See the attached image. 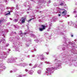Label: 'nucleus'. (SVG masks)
<instances>
[{"label":"nucleus","instance_id":"5","mask_svg":"<svg viewBox=\"0 0 77 77\" xmlns=\"http://www.w3.org/2000/svg\"><path fill=\"white\" fill-rule=\"evenodd\" d=\"M14 21H15V23H16L18 21V19H16L14 20Z\"/></svg>","mask_w":77,"mask_h":77},{"label":"nucleus","instance_id":"1","mask_svg":"<svg viewBox=\"0 0 77 77\" xmlns=\"http://www.w3.org/2000/svg\"><path fill=\"white\" fill-rule=\"evenodd\" d=\"M60 11L59 13L60 14H61L63 16H65L66 15L67 13L66 12V11L64 9H60Z\"/></svg>","mask_w":77,"mask_h":77},{"label":"nucleus","instance_id":"14","mask_svg":"<svg viewBox=\"0 0 77 77\" xmlns=\"http://www.w3.org/2000/svg\"><path fill=\"white\" fill-rule=\"evenodd\" d=\"M21 34H23V33L21 32Z\"/></svg>","mask_w":77,"mask_h":77},{"label":"nucleus","instance_id":"7","mask_svg":"<svg viewBox=\"0 0 77 77\" xmlns=\"http://www.w3.org/2000/svg\"><path fill=\"white\" fill-rule=\"evenodd\" d=\"M11 14V12H9L8 13H7V14H5V15H10V14Z\"/></svg>","mask_w":77,"mask_h":77},{"label":"nucleus","instance_id":"17","mask_svg":"<svg viewBox=\"0 0 77 77\" xmlns=\"http://www.w3.org/2000/svg\"><path fill=\"white\" fill-rule=\"evenodd\" d=\"M19 77H21V75H19Z\"/></svg>","mask_w":77,"mask_h":77},{"label":"nucleus","instance_id":"20","mask_svg":"<svg viewBox=\"0 0 77 77\" xmlns=\"http://www.w3.org/2000/svg\"><path fill=\"white\" fill-rule=\"evenodd\" d=\"M15 33H16V32H15Z\"/></svg>","mask_w":77,"mask_h":77},{"label":"nucleus","instance_id":"13","mask_svg":"<svg viewBox=\"0 0 77 77\" xmlns=\"http://www.w3.org/2000/svg\"><path fill=\"white\" fill-rule=\"evenodd\" d=\"M71 36L72 37H73V35H72Z\"/></svg>","mask_w":77,"mask_h":77},{"label":"nucleus","instance_id":"19","mask_svg":"<svg viewBox=\"0 0 77 77\" xmlns=\"http://www.w3.org/2000/svg\"><path fill=\"white\" fill-rule=\"evenodd\" d=\"M76 17H77V15H76Z\"/></svg>","mask_w":77,"mask_h":77},{"label":"nucleus","instance_id":"10","mask_svg":"<svg viewBox=\"0 0 77 77\" xmlns=\"http://www.w3.org/2000/svg\"><path fill=\"white\" fill-rule=\"evenodd\" d=\"M9 44H7L6 45V47H8V46H9Z\"/></svg>","mask_w":77,"mask_h":77},{"label":"nucleus","instance_id":"8","mask_svg":"<svg viewBox=\"0 0 77 77\" xmlns=\"http://www.w3.org/2000/svg\"><path fill=\"white\" fill-rule=\"evenodd\" d=\"M34 19V18H33L31 19H30L29 20H28V22H29L30 21H31V20H33Z\"/></svg>","mask_w":77,"mask_h":77},{"label":"nucleus","instance_id":"16","mask_svg":"<svg viewBox=\"0 0 77 77\" xmlns=\"http://www.w3.org/2000/svg\"><path fill=\"white\" fill-rule=\"evenodd\" d=\"M48 69H47V71H49V70H48Z\"/></svg>","mask_w":77,"mask_h":77},{"label":"nucleus","instance_id":"12","mask_svg":"<svg viewBox=\"0 0 77 77\" xmlns=\"http://www.w3.org/2000/svg\"><path fill=\"white\" fill-rule=\"evenodd\" d=\"M18 5H16V7H18Z\"/></svg>","mask_w":77,"mask_h":77},{"label":"nucleus","instance_id":"4","mask_svg":"<svg viewBox=\"0 0 77 77\" xmlns=\"http://www.w3.org/2000/svg\"><path fill=\"white\" fill-rule=\"evenodd\" d=\"M3 20H0V24H3Z\"/></svg>","mask_w":77,"mask_h":77},{"label":"nucleus","instance_id":"18","mask_svg":"<svg viewBox=\"0 0 77 77\" xmlns=\"http://www.w3.org/2000/svg\"><path fill=\"white\" fill-rule=\"evenodd\" d=\"M67 17H69V16H68Z\"/></svg>","mask_w":77,"mask_h":77},{"label":"nucleus","instance_id":"9","mask_svg":"<svg viewBox=\"0 0 77 77\" xmlns=\"http://www.w3.org/2000/svg\"><path fill=\"white\" fill-rule=\"evenodd\" d=\"M51 69H52L51 70H53V69H55V68L52 67Z\"/></svg>","mask_w":77,"mask_h":77},{"label":"nucleus","instance_id":"15","mask_svg":"<svg viewBox=\"0 0 77 77\" xmlns=\"http://www.w3.org/2000/svg\"><path fill=\"white\" fill-rule=\"evenodd\" d=\"M24 34L25 35H26V33H24Z\"/></svg>","mask_w":77,"mask_h":77},{"label":"nucleus","instance_id":"6","mask_svg":"<svg viewBox=\"0 0 77 77\" xmlns=\"http://www.w3.org/2000/svg\"><path fill=\"white\" fill-rule=\"evenodd\" d=\"M63 5L64 4L63 2H61L60 3V6H63Z\"/></svg>","mask_w":77,"mask_h":77},{"label":"nucleus","instance_id":"3","mask_svg":"<svg viewBox=\"0 0 77 77\" xmlns=\"http://www.w3.org/2000/svg\"><path fill=\"white\" fill-rule=\"evenodd\" d=\"M21 19H23L22 20H21V23H25V21H26V18H23V17H22Z\"/></svg>","mask_w":77,"mask_h":77},{"label":"nucleus","instance_id":"11","mask_svg":"<svg viewBox=\"0 0 77 77\" xmlns=\"http://www.w3.org/2000/svg\"><path fill=\"white\" fill-rule=\"evenodd\" d=\"M58 16H59V17H60V14H59Z\"/></svg>","mask_w":77,"mask_h":77},{"label":"nucleus","instance_id":"2","mask_svg":"<svg viewBox=\"0 0 77 77\" xmlns=\"http://www.w3.org/2000/svg\"><path fill=\"white\" fill-rule=\"evenodd\" d=\"M47 28V26L46 25H42L41 26V28H39V30L41 32H42L45 29V28Z\"/></svg>","mask_w":77,"mask_h":77}]
</instances>
